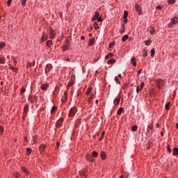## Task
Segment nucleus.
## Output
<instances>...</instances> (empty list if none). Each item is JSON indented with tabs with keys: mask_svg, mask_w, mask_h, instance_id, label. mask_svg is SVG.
Instances as JSON below:
<instances>
[{
	"mask_svg": "<svg viewBox=\"0 0 178 178\" xmlns=\"http://www.w3.org/2000/svg\"><path fill=\"white\" fill-rule=\"evenodd\" d=\"M176 129H178V122L176 124Z\"/></svg>",
	"mask_w": 178,
	"mask_h": 178,
	"instance_id": "obj_61",
	"label": "nucleus"
},
{
	"mask_svg": "<svg viewBox=\"0 0 178 178\" xmlns=\"http://www.w3.org/2000/svg\"><path fill=\"white\" fill-rule=\"evenodd\" d=\"M167 152H168L169 153L172 152V150H170V147H169V146H167Z\"/></svg>",
	"mask_w": 178,
	"mask_h": 178,
	"instance_id": "obj_48",
	"label": "nucleus"
},
{
	"mask_svg": "<svg viewBox=\"0 0 178 178\" xmlns=\"http://www.w3.org/2000/svg\"><path fill=\"white\" fill-rule=\"evenodd\" d=\"M10 70H13L14 72H17V68H15L14 67H10Z\"/></svg>",
	"mask_w": 178,
	"mask_h": 178,
	"instance_id": "obj_31",
	"label": "nucleus"
},
{
	"mask_svg": "<svg viewBox=\"0 0 178 178\" xmlns=\"http://www.w3.org/2000/svg\"><path fill=\"white\" fill-rule=\"evenodd\" d=\"M155 33V29L150 28V34L153 35Z\"/></svg>",
	"mask_w": 178,
	"mask_h": 178,
	"instance_id": "obj_33",
	"label": "nucleus"
},
{
	"mask_svg": "<svg viewBox=\"0 0 178 178\" xmlns=\"http://www.w3.org/2000/svg\"><path fill=\"white\" fill-rule=\"evenodd\" d=\"M3 133V129L2 128V127H0V134Z\"/></svg>",
	"mask_w": 178,
	"mask_h": 178,
	"instance_id": "obj_51",
	"label": "nucleus"
},
{
	"mask_svg": "<svg viewBox=\"0 0 178 178\" xmlns=\"http://www.w3.org/2000/svg\"><path fill=\"white\" fill-rule=\"evenodd\" d=\"M40 153L43 154L45 152V145H40Z\"/></svg>",
	"mask_w": 178,
	"mask_h": 178,
	"instance_id": "obj_6",
	"label": "nucleus"
},
{
	"mask_svg": "<svg viewBox=\"0 0 178 178\" xmlns=\"http://www.w3.org/2000/svg\"><path fill=\"white\" fill-rule=\"evenodd\" d=\"M26 154L28 156H29V154H31V148H26Z\"/></svg>",
	"mask_w": 178,
	"mask_h": 178,
	"instance_id": "obj_28",
	"label": "nucleus"
},
{
	"mask_svg": "<svg viewBox=\"0 0 178 178\" xmlns=\"http://www.w3.org/2000/svg\"><path fill=\"white\" fill-rule=\"evenodd\" d=\"M172 23H177L178 22V19L177 17H174L171 19Z\"/></svg>",
	"mask_w": 178,
	"mask_h": 178,
	"instance_id": "obj_18",
	"label": "nucleus"
},
{
	"mask_svg": "<svg viewBox=\"0 0 178 178\" xmlns=\"http://www.w3.org/2000/svg\"><path fill=\"white\" fill-rule=\"evenodd\" d=\"M156 9H157L158 10H161V9H162V6H156Z\"/></svg>",
	"mask_w": 178,
	"mask_h": 178,
	"instance_id": "obj_50",
	"label": "nucleus"
},
{
	"mask_svg": "<svg viewBox=\"0 0 178 178\" xmlns=\"http://www.w3.org/2000/svg\"><path fill=\"white\" fill-rule=\"evenodd\" d=\"M141 88H143L136 87V93L140 92V91L141 90Z\"/></svg>",
	"mask_w": 178,
	"mask_h": 178,
	"instance_id": "obj_42",
	"label": "nucleus"
},
{
	"mask_svg": "<svg viewBox=\"0 0 178 178\" xmlns=\"http://www.w3.org/2000/svg\"><path fill=\"white\" fill-rule=\"evenodd\" d=\"M152 124L148 125V127L147 128V134H151V132H149V131H152Z\"/></svg>",
	"mask_w": 178,
	"mask_h": 178,
	"instance_id": "obj_17",
	"label": "nucleus"
},
{
	"mask_svg": "<svg viewBox=\"0 0 178 178\" xmlns=\"http://www.w3.org/2000/svg\"><path fill=\"white\" fill-rule=\"evenodd\" d=\"M22 172H24L25 174L28 175V171L26 170L24 168H22Z\"/></svg>",
	"mask_w": 178,
	"mask_h": 178,
	"instance_id": "obj_53",
	"label": "nucleus"
},
{
	"mask_svg": "<svg viewBox=\"0 0 178 178\" xmlns=\"http://www.w3.org/2000/svg\"><path fill=\"white\" fill-rule=\"evenodd\" d=\"M55 110H57V107L52 106V108L50 109V113L53 114Z\"/></svg>",
	"mask_w": 178,
	"mask_h": 178,
	"instance_id": "obj_26",
	"label": "nucleus"
},
{
	"mask_svg": "<svg viewBox=\"0 0 178 178\" xmlns=\"http://www.w3.org/2000/svg\"><path fill=\"white\" fill-rule=\"evenodd\" d=\"M93 27L95 28V29H98V24L97 23L93 24Z\"/></svg>",
	"mask_w": 178,
	"mask_h": 178,
	"instance_id": "obj_38",
	"label": "nucleus"
},
{
	"mask_svg": "<svg viewBox=\"0 0 178 178\" xmlns=\"http://www.w3.org/2000/svg\"><path fill=\"white\" fill-rule=\"evenodd\" d=\"M94 20H97L99 22H102L103 21L102 18L99 17V13L96 12L95 13V15L92 17V22H94Z\"/></svg>",
	"mask_w": 178,
	"mask_h": 178,
	"instance_id": "obj_1",
	"label": "nucleus"
},
{
	"mask_svg": "<svg viewBox=\"0 0 178 178\" xmlns=\"http://www.w3.org/2000/svg\"><path fill=\"white\" fill-rule=\"evenodd\" d=\"M25 91H26V90L24 89V88H22L21 89V93H24Z\"/></svg>",
	"mask_w": 178,
	"mask_h": 178,
	"instance_id": "obj_52",
	"label": "nucleus"
},
{
	"mask_svg": "<svg viewBox=\"0 0 178 178\" xmlns=\"http://www.w3.org/2000/svg\"><path fill=\"white\" fill-rule=\"evenodd\" d=\"M115 83H119V79L118 78L115 77Z\"/></svg>",
	"mask_w": 178,
	"mask_h": 178,
	"instance_id": "obj_54",
	"label": "nucleus"
},
{
	"mask_svg": "<svg viewBox=\"0 0 178 178\" xmlns=\"http://www.w3.org/2000/svg\"><path fill=\"white\" fill-rule=\"evenodd\" d=\"M81 40H84V36H81Z\"/></svg>",
	"mask_w": 178,
	"mask_h": 178,
	"instance_id": "obj_62",
	"label": "nucleus"
},
{
	"mask_svg": "<svg viewBox=\"0 0 178 178\" xmlns=\"http://www.w3.org/2000/svg\"><path fill=\"white\" fill-rule=\"evenodd\" d=\"M163 86V81H162V79L157 80V88H159V89H160Z\"/></svg>",
	"mask_w": 178,
	"mask_h": 178,
	"instance_id": "obj_4",
	"label": "nucleus"
},
{
	"mask_svg": "<svg viewBox=\"0 0 178 178\" xmlns=\"http://www.w3.org/2000/svg\"><path fill=\"white\" fill-rule=\"evenodd\" d=\"M165 110H169V103L165 104Z\"/></svg>",
	"mask_w": 178,
	"mask_h": 178,
	"instance_id": "obj_47",
	"label": "nucleus"
},
{
	"mask_svg": "<svg viewBox=\"0 0 178 178\" xmlns=\"http://www.w3.org/2000/svg\"><path fill=\"white\" fill-rule=\"evenodd\" d=\"M75 114H76V108L74 107L71 108V110H69V118L74 117Z\"/></svg>",
	"mask_w": 178,
	"mask_h": 178,
	"instance_id": "obj_2",
	"label": "nucleus"
},
{
	"mask_svg": "<svg viewBox=\"0 0 178 178\" xmlns=\"http://www.w3.org/2000/svg\"><path fill=\"white\" fill-rule=\"evenodd\" d=\"M64 121V118L58 119L57 122H56V125L57 126V128H60L62 127V122Z\"/></svg>",
	"mask_w": 178,
	"mask_h": 178,
	"instance_id": "obj_3",
	"label": "nucleus"
},
{
	"mask_svg": "<svg viewBox=\"0 0 178 178\" xmlns=\"http://www.w3.org/2000/svg\"><path fill=\"white\" fill-rule=\"evenodd\" d=\"M112 58V54H108L107 56H105V59H108Z\"/></svg>",
	"mask_w": 178,
	"mask_h": 178,
	"instance_id": "obj_32",
	"label": "nucleus"
},
{
	"mask_svg": "<svg viewBox=\"0 0 178 178\" xmlns=\"http://www.w3.org/2000/svg\"><path fill=\"white\" fill-rule=\"evenodd\" d=\"M145 86V83H140V86H138V87H140V88H143V86Z\"/></svg>",
	"mask_w": 178,
	"mask_h": 178,
	"instance_id": "obj_46",
	"label": "nucleus"
},
{
	"mask_svg": "<svg viewBox=\"0 0 178 178\" xmlns=\"http://www.w3.org/2000/svg\"><path fill=\"white\" fill-rule=\"evenodd\" d=\"M43 91H47V89L48 88V84L44 83L42 85V87H40Z\"/></svg>",
	"mask_w": 178,
	"mask_h": 178,
	"instance_id": "obj_14",
	"label": "nucleus"
},
{
	"mask_svg": "<svg viewBox=\"0 0 178 178\" xmlns=\"http://www.w3.org/2000/svg\"><path fill=\"white\" fill-rule=\"evenodd\" d=\"M124 26H125V25H124V24L121 25V27L122 29H121V31H119L120 33H124Z\"/></svg>",
	"mask_w": 178,
	"mask_h": 178,
	"instance_id": "obj_39",
	"label": "nucleus"
},
{
	"mask_svg": "<svg viewBox=\"0 0 178 178\" xmlns=\"http://www.w3.org/2000/svg\"><path fill=\"white\" fill-rule=\"evenodd\" d=\"M131 64L133 65V67L136 66V60H135L134 58H131Z\"/></svg>",
	"mask_w": 178,
	"mask_h": 178,
	"instance_id": "obj_16",
	"label": "nucleus"
},
{
	"mask_svg": "<svg viewBox=\"0 0 178 178\" xmlns=\"http://www.w3.org/2000/svg\"><path fill=\"white\" fill-rule=\"evenodd\" d=\"M172 24H168V26H169L170 28H172Z\"/></svg>",
	"mask_w": 178,
	"mask_h": 178,
	"instance_id": "obj_57",
	"label": "nucleus"
},
{
	"mask_svg": "<svg viewBox=\"0 0 178 178\" xmlns=\"http://www.w3.org/2000/svg\"><path fill=\"white\" fill-rule=\"evenodd\" d=\"M15 177H16V178H17L19 177L18 174L15 175Z\"/></svg>",
	"mask_w": 178,
	"mask_h": 178,
	"instance_id": "obj_59",
	"label": "nucleus"
},
{
	"mask_svg": "<svg viewBox=\"0 0 178 178\" xmlns=\"http://www.w3.org/2000/svg\"><path fill=\"white\" fill-rule=\"evenodd\" d=\"M105 136V133L104 132H102V136H100V138H99V141H102V140L104 139V136Z\"/></svg>",
	"mask_w": 178,
	"mask_h": 178,
	"instance_id": "obj_29",
	"label": "nucleus"
},
{
	"mask_svg": "<svg viewBox=\"0 0 178 178\" xmlns=\"http://www.w3.org/2000/svg\"><path fill=\"white\" fill-rule=\"evenodd\" d=\"M141 74V70H138V75H140Z\"/></svg>",
	"mask_w": 178,
	"mask_h": 178,
	"instance_id": "obj_58",
	"label": "nucleus"
},
{
	"mask_svg": "<svg viewBox=\"0 0 178 178\" xmlns=\"http://www.w3.org/2000/svg\"><path fill=\"white\" fill-rule=\"evenodd\" d=\"M51 69V65L47 64L45 67V74H47L48 72H50V70Z\"/></svg>",
	"mask_w": 178,
	"mask_h": 178,
	"instance_id": "obj_10",
	"label": "nucleus"
},
{
	"mask_svg": "<svg viewBox=\"0 0 178 178\" xmlns=\"http://www.w3.org/2000/svg\"><path fill=\"white\" fill-rule=\"evenodd\" d=\"M91 157H93V156H90V154H87L86 155V161H88L90 162H93V159Z\"/></svg>",
	"mask_w": 178,
	"mask_h": 178,
	"instance_id": "obj_15",
	"label": "nucleus"
},
{
	"mask_svg": "<svg viewBox=\"0 0 178 178\" xmlns=\"http://www.w3.org/2000/svg\"><path fill=\"white\" fill-rule=\"evenodd\" d=\"M33 65H35V61H33V63H29V67H33Z\"/></svg>",
	"mask_w": 178,
	"mask_h": 178,
	"instance_id": "obj_49",
	"label": "nucleus"
},
{
	"mask_svg": "<svg viewBox=\"0 0 178 178\" xmlns=\"http://www.w3.org/2000/svg\"><path fill=\"white\" fill-rule=\"evenodd\" d=\"M93 99V96L92 97H90V100L92 99Z\"/></svg>",
	"mask_w": 178,
	"mask_h": 178,
	"instance_id": "obj_63",
	"label": "nucleus"
},
{
	"mask_svg": "<svg viewBox=\"0 0 178 178\" xmlns=\"http://www.w3.org/2000/svg\"><path fill=\"white\" fill-rule=\"evenodd\" d=\"M138 129V127L136 125H134L132 127H131V131H136V129Z\"/></svg>",
	"mask_w": 178,
	"mask_h": 178,
	"instance_id": "obj_25",
	"label": "nucleus"
},
{
	"mask_svg": "<svg viewBox=\"0 0 178 178\" xmlns=\"http://www.w3.org/2000/svg\"><path fill=\"white\" fill-rule=\"evenodd\" d=\"M0 64H6V58L0 56Z\"/></svg>",
	"mask_w": 178,
	"mask_h": 178,
	"instance_id": "obj_12",
	"label": "nucleus"
},
{
	"mask_svg": "<svg viewBox=\"0 0 178 178\" xmlns=\"http://www.w3.org/2000/svg\"><path fill=\"white\" fill-rule=\"evenodd\" d=\"M49 38H50V39H54V38H55V33L54 31V29H50V31H49Z\"/></svg>",
	"mask_w": 178,
	"mask_h": 178,
	"instance_id": "obj_8",
	"label": "nucleus"
},
{
	"mask_svg": "<svg viewBox=\"0 0 178 178\" xmlns=\"http://www.w3.org/2000/svg\"><path fill=\"white\" fill-rule=\"evenodd\" d=\"M50 45H51V40L47 41V47H50Z\"/></svg>",
	"mask_w": 178,
	"mask_h": 178,
	"instance_id": "obj_36",
	"label": "nucleus"
},
{
	"mask_svg": "<svg viewBox=\"0 0 178 178\" xmlns=\"http://www.w3.org/2000/svg\"><path fill=\"white\" fill-rule=\"evenodd\" d=\"M115 77H119V78H120V74L118 75V76H115Z\"/></svg>",
	"mask_w": 178,
	"mask_h": 178,
	"instance_id": "obj_64",
	"label": "nucleus"
},
{
	"mask_svg": "<svg viewBox=\"0 0 178 178\" xmlns=\"http://www.w3.org/2000/svg\"><path fill=\"white\" fill-rule=\"evenodd\" d=\"M69 49V46H67V44H65V46H64V51H67Z\"/></svg>",
	"mask_w": 178,
	"mask_h": 178,
	"instance_id": "obj_43",
	"label": "nucleus"
},
{
	"mask_svg": "<svg viewBox=\"0 0 178 178\" xmlns=\"http://www.w3.org/2000/svg\"><path fill=\"white\" fill-rule=\"evenodd\" d=\"M57 147H56V149H58V146L60 145V143H59L58 142H57Z\"/></svg>",
	"mask_w": 178,
	"mask_h": 178,
	"instance_id": "obj_55",
	"label": "nucleus"
},
{
	"mask_svg": "<svg viewBox=\"0 0 178 178\" xmlns=\"http://www.w3.org/2000/svg\"><path fill=\"white\" fill-rule=\"evenodd\" d=\"M168 2L170 5H172L176 2V0H168Z\"/></svg>",
	"mask_w": 178,
	"mask_h": 178,
	"instance_id": "obj_37",
	"label": "nucleus"
},
{
	"mask_svg": "<svg viewBox=\"0 0 178 178\" xmlns=\"http://www.w3.org/2000/svg\"><path fill=\"white\" fill-rule=\"evenodd\" d=\"M26 2H27V0H22L21 3L22 5H26Z\"/></svg>",
	"mask_w": 178,
	"mask_h": 178,
	"instance_id": "obj_44",
	"label": "nucleus"
},
{
	"mask_svg": "<svg viewBox=\"0 0 178 178\" xmlns=\"http://www.w3.org/2000/svg\"><path fill=\"white\" fill-rule=\"evenodd\" d=\"M47 38L48 35H47V33H43V34L42 35V42L47 41Z\"/></svg>",
	"mask_w": 178,
	"mask_h": 178,
	"instance_id": "obj_9",
	"label": "nucleus"
},
{
	"mask_svg": "<svg viewBox=\"0 0 178 178\" xmlns=\"http://www.w3.org/2000/svg\"><path fill=\"white\" fill-rule=\"evenodd\" d=\"M147 56V49H144L143 50V57H145Z\"/></svg>",
	"mask_w": 178,
	"mask_h": 178,
	"instance_id": "obj_41",
	"label": "nucleus"
},
{
	"mask_svg": "<svg viewBox=\"0 0 178 178\" xmlns=\"http://www.w3.org/2000/svg\"><path fill=\"white\" fill-rule=\"evenodd\" d=\"M127 16H129V12L124 11L123 16L124 23H127Z\"/></svg>",
	"mask_w": 178,
	"mask_h": 178,
	"instance_id": "obj_5",
	"label": "nucleus"
},
{
	"mask_svg": "<svg viewBox=\"0 0 178 178\" xmlns=\"http://www.w3.org/2000/svg\"><path fill=\"white\" fill-rule=\"evenodd\" d=\"M135 9L139 15H141V7H140V6H138V4L135 5Z\"/></svg>",
	"mask_w": 178,
	"mask_h": 178,
	"instance_id": "obj_7",
	"label": "nucleus"
},
{
	"mask_svg": "<svg viewBox=\"0 0 178 178\" xmlns=\"http://www.w3.org/2000/svg\"><path fill=\"white\" fill-rule=\"evenodd\" d=\"M113 44H115V42L111 43L110 47H108V48H112V47L113 46Z\"/></svg>",
	"mask_w": 178,
	"mask_h": 178,
	"instance_id": "obj_56",
	"label": "nucleus"
},
{
	"mask_svg": "<svg viewBox=\"0 0 178 178\" xmlns=\"http://www.w3.org/2000/svg\"><path fill=\"white\" fill-rule=\"evenodd\" d=\"M128 38H129V36L127 35H124V36H122V42H126Z\"/></svg>",
	"mask_w": 178,
	"mask_h": 178,
	"instance_id": "obj_24",
	"label": "nucleus"
},
{
	"mask_svg": "<svg viewBox=\"0 0 178 178\" xmlns=\"http://www.w3.org/2000/svg\"><path fill=\"white\" fill-rule=\"evenodd\" d=\"M3 47H6V42H0V49H3Z\"/></svg>",
	"mask_w": 178,
	"mask_h": 178,
	"instance_id": "obj_20",
	"label": "nucleus"
},
{
	"mask_svg": "<svg viewBox=\"0 0 178 178\" xmlns=\"http://www.w3.org/2000/svg\"><path fill=\"white\" fill-rule=\"evenodd\" d=\"M72 86V82H69V83H67V88L69 89L70 88H71Z\"/></svg>",
	"mask_w": 178,
	"mask_h": 178,
	"instance_id": "obj_40",
	"label": "nucleus"
},
{
	"mask_svg": "<svg viewBox=\"0 0 178 178\" xmlns=\"http://www.w3.org/2000/svg\"><path fill=\"white\" fill-rule=\"evenodd\" d=\"M114 63H115V60H114V59H111V60H108V61H107V64H108V65H112Z\"/></svg>",
	"mask_w": 178,
	"mask_h": 178,
	"instance_id": "obj_21",
	"label": "nucleus"
},
{
	"mask_svg": "<svg viewBox=\"0 0 178 178\" xmlns=\"http://www.w3.org/2000/svg\"><path fill=\"white\" fill-rule=\"evenodd\" d=\"M95 104H98V100H95Z\"/></svg>",
	"mask_w": 178,
	"mask_h": 178,
	"instance_id": "obj_60",
	"label": "nucleus"
},
{
	"mask_svg": "<svg viewBox=\"0 0 178 178\" xmlns=\"http://www.w3.org/2000/svg\"><path fill=\"white\" fill-rule=\"evenodd\" d=\"M150 56L153 58V56L155 55V49H152V50H150Z\"/></svg>",
	"mask_w": 178,
	"mask_h": 178,
	"instance_id": "obj_23",
	"label": "nucleus"
},
{
	"mask_svg": "<svg viewBox=\"0 0 178 178\" xmlns=\"http://www.w3.org/2000/svg\"><path fill=\"white\" fill-rule=\"evenodd\" d=\"M95 40L93 39H90V43L89 45L90 46H93V42H94Z\"/></svg>",
	"mask_w": 178,
	"mask_h": 178,
	"instance_id": "obj_34",
	"label": "nucleus"
},
{
	"mask_svg": "<svg viewBox=\"0 0 178 178\" xmlns=\"http://www.w3.org/2000/svg\"><path fill=\"white\" fill-rule=\"evenodd\" d=\"M90 156H93V158H97L98 156V153L97 152H92V155H90Z\"/></svg>",
	"mask_w": 178,
	"mask_h": 178,
	"instance_id": "obj_19",
	"label": "nucleus"
},
{
	"mask_svg": "<svg viewBox=\"0 0 178 178\" xmlns=\"http://www.w3.org/2000/svg\"><path fill=\"white\" fill-rule=\"evenodd\" d=\"M149 44H152V40H148L145 41V45L149 46Z\"/></svg>",
	"mask_w": 178,
	"mask_h": 178,
	"instance_id": "obj_27",
	"label": "nucleus"
},
{
	"mask_svg": "<svg viewBox=\"0 0 178 178\" xmlns=\"http://www.w3.org/2000/svg\"><path fill=\"white\" fill-rule=\"evenodd\" d=\"M28 110H29V108H28V105L24 106V114H26V113H28Z\"/></svg>",
	"mask_w": 178,
	"mask_h": 178,
	"instance_id": "obj_35",
	"label": "nucleus"
},
{
	"mask_svg": "<svg viewBox=\"0 0 178 178\" xmlns=\"http://www.w3.org/2000/svg\"><path fill=\"white\" fill-rule=\"evenodd\" d=\"M100 157L102 158V160H104L105 159V152H102L100 153Z\"/></svg>",
	"mask_w": 178,
	"mask_h": 178,
	"instance_id": "obj_22",
	"label": "nucleus"
},
{
	"mask_svg": "<svg viewBox=\"0 0 178 178\" xmlns=\"http://www.w3.org/2000/svg\"><path fill=\"white\" fill-rule=\"evenodd\" d=\"M123 108H119V110H118V115H120V113H122Z\"/></svg>",
	"mask_w": 178,
	"mask_h": 178,
	"instance_id": "obj_30",
	"label": "nucleus"
},
{
	"mask_svg": "<svg viewBox=\"0 0 178 178\" xmlns=\"http://www.w3.org/2000/svg\"><path fill=\"white\" fill-rule=\"evenodd\" d=\"M120 102V97L115 98L114 99V105L117 106L119 105V102Z\"/></svg>",
	"mask_w": 178,
	"mask_h": 178,
	"instance_id": "obj_13",
	"label": "nucleus"
},
{
	"mask_svg": "<svg viewBox=\"0 0 178 178\" xmlns=\"http://www.w3.org/2000/svg\"><path fill=\"white\" fill-rule=\"evenodd\" d=\"M10 3H12V0H8L7 1L8 6H10Z\"/></svg>",
	"mask_w": 178,
	"mask_h": 178,
	"instance_id": "obj_45",
	"label": "nucleus"
},
{
	"mask_svg": "<svg viewBox=\"0 0 178 178\" xmlns=\"http://www.w3.org/2000/svg\"><path fill=\"white\" fill-rule=\"evenodd\" d=\"M172 155H174V156H177L178 154V149L177 147H174V149H172Z\"/></svg>",
	"mask_w": 178,
	"mask_h": 178,
	"instance_id": "obj_11",
	"label": "nucleus"
}]
</instances>
